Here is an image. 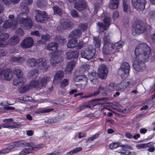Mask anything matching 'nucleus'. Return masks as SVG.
Masks as SVG:
<instances>
[{
  "label": "nucleus",
  "mask_w": 155,
  "mask_h": 155,
  "mask_svg": "<svg viewBox=\"0 0 155 155\" xmlns=\"http://www.w3.org/2000/svg\"><path fill=\"white\" fill-rule=\"evenodd\" d=\"M135 56L133 58V66L137 71H140L145 68L144 62L151 55V49L145 43L138 45L135 50Z\"/></svg>",
  "instance_id": "nucleus-1"
},
{
  "label": "nucleus",
  "mask_w": 155,
  "mask_h": 155,
  "mask_svg": "<svg viewBox=\"0 0 155 155\" xmlns=\"http://www.w3.org/2000/svg\"><path fill=\"white\" fill-rule=\"evenodd\" d=\"M30 147L29 149L25 148L20 153L19 155H26L29 154L31 153V150H37L43 147L44 145L42 144H40L35 146L33 142L28 143L22 141H19L13 143L7 148L0 150V154L7 153L10 152L11 150L15 147Z\"/></svg>",
  "instance_id": "nucleus-2"
},
{
  "label": "nucleus",
  "mask_w": 155,
  "mask_h": 155,
  "mask_svg": "<svg viewBox=\"0 0 155 155\" xmlns=\"http://www.w3.org/2000/svg\"><path fill=\"white\" fill-rule=\"evenodd\" d=\"M21 6L26 12H21L18 15L17 18V23L25 29H31L33 23L31 17L27 14L29 12L28 8L25 3H21Z\"/></svg>",
  "instance_id": "nucleus-3"
},
{
  "label": "nucleus",
  "mask_w": 155,
  "mask_h": 155,
  "mask_svg": "<svg viewBox=\"0 0 155 155\" xmlns=\"http://www.w3.org/2000/svg\"><path fill=\"white\" fill-rule=\"evenodd\" d=\"M109 147L112 150L116 149L119 147H121V148L120 149L116 151L119 154H125V155L135 154L134 152H131L128 150H125L124 148H126L131 149L132 148L131 147L126 145L122 144L120 142L112 143L109 145Z\"/></svg>",
  "instance_id": "nucleus-4"
},
{
  "label": "nucleus",
  "mask_w": 155,
  "mask_h": 155,
  "mask_svg": "<svg viewBox=\"0 0 155 155\" xmlns=\"http://www.w3.org/2000/svg\"><path fill=\"white\" fill-rule=\"evenodd\" d=\"M104 47L103 49V52L106 54H108L112 52L111 46L112 44L110 38V35L109 33L106 34L103 38Z\"/></svg>",
  "instance_id": "nucleus-5"
},
{
  "label": "nucleus",
  "mask_w": 155,
  "mask_h": 155,
  "mask_svg": "<svg viewBox=\"0 0 155 155\" xmlns=\"http://www.w3.org/2000/svg\"><path fill=\"white\" fill-rule=\"evenodd\" d=\"M73 79L76 86L82 88L85 87L87 79L84 75H81L75 76Z\"/></svg>",
  "instance_id": "nucleus-6"
},
{
  "label": "nucleus",
  "mask_w": 155,
  "mask_h": 155,
  "mask_svg": "<svg viewBox=\"0 0 155 155\" xmlns=\"http://www.w3.org/2000/svg\"><path fill=\"white\" fill-rule=\"evenodd\" d=\"M62 54V51H58L55 52L51 56L50 59V63L53 66H55L63 61V59L61 55Z\"/></svg>",
  "instance_id": "nucleus-7"
},
{
  "label": "nucleus",
  "mask_w": 155,
  "mask_h": 155,
  "mask_svg": "<svg viewBox=\"0 0 155 155\" xmlns=\"http://www.w3.org/2000/svg\"><path fill=\"white\" fill-rule=\"evenodd\" d=\"M95 50L90 46L84 48L81 53L82 57L89 60L94 57L95 53Z\"/></svg>",
  "instance_id": "nucleus-8"
},
{
  "label": "nucleus",
  "mask_w": 155,
  "mask_h": 155,
  "mask_svg": "<svg viewBox=\"0 0 155 155\" xmlns=\"http://www.w3.org/2000/svg\"><path fill=\"white\" fill-rule=\"evenodd\" d=\"M145 30L144 24L141 22H137L134 26L132 34L136 35L143 33Z\"/></svg>",
  "instance_id": "nucleus-9"
},
{
  "label": "nucleus",
  "mask_w": 155,
  "mask_h": 155,
  "mask_svg": "<svg viewBox=\"0 0 155 155\" xmlns=\"http://www.w3.org/2000/svg\"><path fill=\"white\" fill-rule=\"evenodd\" d=\"M111 21V18L110 17H106L104 19L103 23L98 22L97 23V25L98 26L99 28L101 31H103L104 30H106L110 26Z\"/></svg>",
  "instance_id": "nucleus-10"
},
{
  "label": "nucleus",
  "mask_w": 155,
  "mask_h": 155,
  "mask_svg": "<svg viewBox=\"0 0 155 155\" xmlns=\"http://www.w3.org/2000/svg\"><path fill=\"white\" fill-rule=\"evenodd\" d=\"M60 25L57 27L58 30L61 29H71L73 28V23L66 19H62L61 20Z\"/></svg>",
  "instance_id": "nucleus-11"
},
{
  "label": "nucleus",
  "mask_w": 155,
  "mask_h": 155,
  "mask_svg": "<svg viewBox=\"0 0 155 155\" xmlns=\"http://www.w3.org/2000/svg\"><path fill=\"white\" fill-rule=\"evenodd\" d=\"M132 3L136 9L140 11L145 8L146 1L145 0H132Z\"/></svg>",
  "instance_id": "nucleus-12"
},
{
  "label": "nucleus",
  "mask_w": 155,
  "mask_h": 155,
  "mask_svg": "<svg viewBox=\"0 0 155 155\" xmlns=\"http://www.w3.org/2000/svg\"><path fill=\"white\" fill-rule=\"evenodd\" d=\"M37 14L35 16V19L38 22L45 23L48 19L46 13L44 11L37 10Z\"/></svg>",
  "instance_id": "nucleus-13"
},
{
  "label": "nucleus",
  "mask_w": 155,
  "mask_h": 155,
  "mask_svg": "<svg viewBox=\"0 0 155 155\" xmlns=\"http://www.w3.org/2000/svg\"><path fill=\"white\" fill-rule=\"evenodd\" d=\"M108 70L106 66L104 64L99 66L98 68V75L102 79L106 78L107 75Z\"/></svg>",
  "instance_id": "nucleus-14"
},
{
  "label": "nucleus",
  "mask_w": 155,
  "mask_h": 155,
  "mask_svg": "<svg viewBox=\"0 0 155 155\" xmlns=\"http://www.w3.org/2000/svg\"><path fill=\"white\" fill-rule=\"evenodd\" d=\"M34 41L31 37L25 38L21 42V46L23 48H28L32 47L34 45Z\"/></svg>",
  "instance_id": "nucleus-15"
},
{
  "label": "nucleus",
  "mask_w": 155,
  "mask_h": 155,
  "mask_svg": "<svg viewBox=\"0 0 155 155\" xmlns=\"http://www.w3.org/2000/svg\"><path fill=\"white\" fill-rule=\"evenodd\" d=\"M37 64L38 65L40 69L45 71H47L49 66L47 64V60L44 58H40L37 59Z\"/></svg>",
  "instance_id": "nucleus-16"
},
{
  "label": "nucleus",
  "mask_w": 155,
  "mask_h": 155,
  "mask_svg": "<svg viewBox=\"0 0 155 155\" xmlns=\"http://www.w3.org/2000/svg\"><path fill=\"white\" fill-rule=\"evenodd\" d=\"M74 8L78 11L84 10L87 7V4L84 0H77L74 4Z\"/></svg>",
  "instance_id": "nucleus-17"
},
{
  "label": "nucleus",
  "mask_w": 155,
  "mask_h": 155,
  "mask_svg": "<svg viewBox=\"0 0 155 155\" xmlns=\"http://www.w3.org/2000/svg\"><path fill=\"white\" fill-rule=\"evenodd\" d=\"M64 72L62 70L57 71L54 76L53 80V83L55 84L59 83L64 77Z\"/></svg>",
  "instance_id": "nucleus-18"
},
{
  "label": "nucleus",
  "mask_w": 155,
  "mask_h": 155,
  "mask_svg": "<svg viewBox=\"0 0 155 155\" xmlns=\"http://www.w3.org/2000/svg\"><path fill=\"white\" fill-rule=\"evenodd\" d=\"M17 25V21L16 20L12 21L10 20H7L5 21L3 24V27L4 28L7 29L9 28L12 26L16 27Z\"/></svg>",
  "instance_id": "nucleus-19"
},
{
  "label": "nucleus",
  "mask_w": 155,
  "mask_h": 155,
  "mask_svg": "<svg viewBox=\"0 0 155 155\" xmlns=\"http://www.w3.org/2000/svg\"><path fill=\"white\" fill-rule=\"evenodd\" d=\"M20 41L19 37L16 35H14L11 37L8 41V45H15L18 44Z\"/></svg>",
  "instance_id": "nucleus-20"
},
{
  "label": "nucleus",
  "mask_w": 155,
  "mask_h": 155,
  "mask_svg": "<svg viewBox=\"0 0 155 155\" xmlns=\"http://www.w3.org/2000/svg\"><path fill=\"white\" fill-rule=\"evenodd\" d=\"M51 78L49 76H45L43 78L39 81L40 86L39 88L41 89L46 86L48 82L51 80Z\"/></svg>",
  "instance_id": "nucleus-21"
},
{
  "label": "nucleus",
  "mask_w": 155,
  "mask_h": 155,
  "mask_svg": "<svg viewBox=\"0 0 155 155\" xmlns=\"http://www.w3.org/2000/svg\"><path fill=\"white\" fill-rule=\"evenodd\" d=\"M6 80L10 81L12 79L13 76V74L9 69L4 70L2 73Z\"/></svg>",
  "instance_id": "nucleus-22"
},
{
  "label": "nucleus",
  "mask_w": 155,
  "mask_h": 155,
  "mask_svg": "<svg viewBox=\"0 0 155 155\" xmlns=\"http://www.w3.org/2000/svg\"><path fill=\"white\" fill-rule=\"evenodd\" d=\"M119 4V0H110L108 7L111 9H116L118 8Z\"/></svg>",
  "instance_id": "nucleus-23"
},
{
  "label": "nucleus",
  "mask_w": 155,
  "mask_h": 155,
  "mask_svg": "<svg viewBox=\"0 0 155 155\" xmlns=\"http://www.w3.org/2000/svg\"><path fill=\"white\" fill-rule=\"evenodd\" d=\"M79 54V52L77 51H70L66 53V58L68 59L72 58H78Z\"/></svg>",
  "instance_id": "nucleus-24"
},
{
  "label": "nucleus",
  "mask_w": 155,
  "mask_h": 155,
  "mask_svg": "<svg viewBox=\"0 0 155 155\" xmlns=\"http://www.w3.org/2000/svg\"><path fill=\"white\" fill-rule=\"evenodd\" d=\"M14 72L17 78L22 79V81L23 82H26V79L24 77L23 73L20 69L18 68H16L14 70Z\"/></svg>",
  "instance_id": "nucleus-25"
},
{
  "label": "nucleus",
  "mask_w": 155,
  "mask_h": 155,
  "mask_svg": "<svg viewBox=\"0 0 155 155\" xmlns=\"http://www.w3.org/2000/svg\"><path fill=\"white\" fill-rule=\"evenodd\" d=\"M76 62L73 61L68 63L66 66L65 71L67 73H70L75 64Z\"/></svg>",
  "instance_id": "nucleus-26"
},
{
  "label": "nucleus",
  "mask_w": 155,
  "mask_h": 155,
  "mask_svg": "<svg viewBox=\"0 0 155 155\" xmlns=\"http://www.w3.org/2000/svg\"><path fill=\"white\" fill-rule=\"evenodd\" d=\"M28 66L31 68H34L37 65V59L33 58H28L26 61Z\"/></svg>",
  "instance_id": "nucleus-27"
},
{
  "label": "nucleus",
  "mask_w": 155,
  "mask_h": 155,
  "mask_svg": "<svg viewBox=\"0 0 155 155\" xmlns=\"http://www.w3.org/2000/svg\"><path fill=\"white\" fill-rule=\"evenodd\" d=\"M129 71L127 72L126 71L120 68L118 71V75L120 76L123 79L127 78L129 74Z\"/></svg>",
  "instance_id": "nucleus-28"
},
{
  "label": "nucleus",
  "mask_w": 155,
  "mask_h": 155,
  "mask_svg": "<svg viewBox=\"0 0 155 155\" xmlns=\"http://www.w3.org/2000/svg\"><path fill=\"white\" fill-rule=\"evenodd\" d=\"M81 35V31L78 29L73 30L68 35L70 38H78Z\"/></svg>",
  "instance_id": "nucleus-29"
},
{
  "label": "nucleus",
  "mask_w": 155,
  "mask_h": 155,
  "mask_svg": "<svg viewBox=\"0 0 155 155\" xmlns=\"http://www.w3.org/2000/svg\"><path fill=\"white\" fill-rule=\"evenodd\" d=\"M46 48L49 50L54 51L57 50L58 45L56 43L52 42L47 45Z\"/></svg>",
  "instance_id": "nucleus-30"
},
{
  "label": "nucleus",
  "mask_w": 155,
  "mask_h": 155,
  "mask_svg": "<svg viewBox=\"0 0 155 155\" xmlns=\"http://www.w3.org/2000/svg\"><path fill=\"white\" fill-rule=\"evenodd\" d=\"M77 41L76 38L70 40L67 45V47L70 48H73L76 46Z\"/></svg>",
  "instance_id": "nucleus-31"
},
{
  "label": "nucleus",
  "mask_w": 155,
  "mask_h": 155,
  "mask_svg": "<svg viewBox=\"0 0 155 155\" xmlns=\"http://www.w3.org/2000/svg\"><path fill=\"white\" fill-rule=\"evenodd\" d=\"M38 71L36 69H33L30 71L28 74L29 78H35L38 76Z\"/></svg>",
  "instance_id": "nucleus-32"
},
{
  "label": "nucleus",
  "mask_w": 155,
  "mask_h": 155,
  "mask_svg": "<svg viewBox=\"0 0 155 155\" xmlns=\"http://www.w3.org/2000/svg\"><path fill=\"white\" fill-rule=\"evenodd\" d=\"M93 43L96 48H99L101 44V38L99 36L97 37H94Z\"/></svg>",
  "instance_id": "nucleus-33"
},
{
  "label": "nucleus",
  "mask_w": 155,
  "mask_h": 155,
  "mask_svg": "<svg viewBox=\"0 0 155 155\" xmlns=\"http://www.w3.org/2000/svg\"><path fill=\"white\" fill-rule=\"evenodd\" d=\"M39 86H40L39 81L37 80H34L31 81H30L29 86V87L31 86L37 89H40L41 88H39Z\"/></svg>",
  "instance_id": "nucleus-34"
},
{
  "label": "nucleus",
  "mask_w": 155,
  "mask_h": 155,
  "mask_svg": "<svg viewBox=\"0 0 155 155\" xmlns=\"http://www.w3.org/2000/svg\"><path fill=\"white\" fill-rule=\"evenodd\" d=\"M127 86L126 83L121 81L117 86V89L118 90L123 91Z\"/></svg>",
  "instance_id": "nucleus-35"
},
{
  "label": "nucleus",
  "mask_w": 155,
  "mask_h": 155,
  "mask_svg": "<svg viewBox=\"0 0 155 155\" xmlns=\"http://www.w3.org/2000/svg\"><path fill=\"white\" fill-rule=\"evenodd\" d=\"M124 44V42L122 41H119L114 44H112L111 46L112 51L113 49H118L121 48Z\"/></svg>",
  "instance_id": "nucleus-36"
},
{
  "label": "nucleus",
  "mask_w": 155,
  "mask_h": 155,
  "mask_svg": "<svg viewBox=\"0 0 155 155\" xmlns=\"http://www.w3.org/2000/svg\"><path fill=\"white\" fill-rule=\"evenodd\" d=\"M96 75V74L95 72L91 73L89 75V78L90 79L91 82L94 84H96L98 82V81L96 77L95 76Z\"/></svg>",
  "instance_id": "nucleus-37"
},
{
  "label": "nucleus",
  "mask_w": 155,
  "mask_h": 155,
  "mask_svg": "<svg viewBox=\"0 0 155 155\" xmlns=\"http://www.w3.org/2000/svg\"><path fill=\"white\" fill-rule=\"evenodd\" d=\"M11 60L13 62H17L19 63H22L25 61V59L21 57H13L11 58Z\"/></svg>",
  "instance_id": "nucleus-38"
},
{
  "label": "nucleus",
  "mask_w": 155,
  "mask_h": 155,
  "mask_svg": "<svg viewBox=\"0 0 155 155\" xmlns=\"http://www.w3.org/2000/svg\"><path fill=\"white\" fill-rule=\"evenodd\" d=\"M22 79L18 78L14 79L13 81V84L14 85L18 86L23 85L25 82L22 81Z\"/></svg>",
  "instance_id": "nucleus-39"
},
{
  "label": "nucleus",
  "mask_w": 155,
  "mask_h": 155,
  "mask_svg": "<svg viewBox=\"0 0 155 155\" xmlns=\"http://www.w3.org/2000/svg\"><path fill=\"white\" fill-rule=\"evenodd\" d=\"M98 90L100 92H101L102 94L104 96H106L107 94L105 91H107V87H104L102 85H101L99 86Z\"/></svg>",
  "instance_id": "nucleus-40"
},
{
  "label": "nucleus",
  "mask_w": 155,
  "mask_h": 155,
  "mask_svg": "<svg viewBox=\"0 0 155 155\" xmlns=\"http://www.w3.org/2000/svg\"><path fill=\"white\" fill-rule=\"evenodd\" d=\"M120 68L126 71L127 72H129L130 66L128 63L124 62L122 64Z\"/></svg>",
  "instance_id": "nucleus-41"
},
{
  "label": "nucleus",
  "mask_w": 155,
  "mask_h": 155,
  "mask_svg": "<svg viewBox=\"0 0 155 155\" xmlns=\"http://www.w3.org/2000/svg\"><path fill=\"white\" fill-rule=\"evenodd\" d=\"M123 8L124 12H127L130 11L129 7L128 6L127 0H123Z\"/></svg>",
  "instance_id": "nucleus-42"
},
{
  "label": "nucleus",
  "mask_w": 155,
  "mask_h": 155,
  "mask_svg": "<svg viewBox=\"0 0 155 155\" xmlns=\"http://www.w3.org/2000/svg\"><path fill=\"white\" fill-rule=\"evenodd\" d=\"M29 89L30 87L29 85H25L20 88L18 90L20 93H23L29 90Z\"/></svg>",
  "instance_id": "nucleus-43"
},
{
  "label": "nucleus",
  "mask_w": 155,
  "mask_h": 155,
  "mask_svg": "<svg viewBox=\"0 0 155 155\" xmlns=\"http://www.w3.org/2000/svg\"><path fill=\"white\" fill-rule=\"evenodd\" d=\"M9 36V35L8 34L3 33L0 35V39L3 41H5L8 39Z\"/></svg>",
  "instance_id": "nucleus-44"
},
{
  "label": "nucleus",
  "mask_w": 155,
  "mask_h": 155,
  "mask_svg": "<svg viewBox=\"0 0 155 155\" xmlns=\"http://www.w3.org/2000/svg\"><path fill=\"white\" fill-rule=\"evenodd\" d=\"M68 83V79L64 78L61 81L60 84V87L61 88H64L67 86Z\"/></svg>",
  "instance_id": "nucleus-45"
},
{
  "label": "nucleus",
  "mask_w": 155,
  "mask_h": 155,
  "mask_svg": "<svg viewBox=\"0 0 155 155\" xmlns=\"http://www.w3.org/2000/svg\"><path fill=\"white\" fill-rule=\"evenodd\" d=\"M53 108H43L37 112V113H44L49 112L53 110Z\"/></svg>",
  "instance_id": "nucleus-46"
},
{
  "label": "nucleus",
  "mask_w": 155,
  "mask_h": 155,
  "mask_svg": "<svg viewBox=\"0 0 155 155\" xmlns=\"http://www.w3.org/2000/svg\"><path fill=\"white\" fill-rule=\"evenodd\" d=\"M115 86L116 84H115L114 83H110L109 86H107V91H114Z\"/></svg>",
  "instance_id": "nucleus-47"
},
{
  "label": "nucleus",
  "mask_w": 155,
  "mask_h": 155,
  "mask_svg": "<svg viewBox=\"0 0 155 155\" xmlns=\"http://www.w3.org/2000/svg\"><path fill=\"white\" fill-rule=\"evenodd\" d=\"M53 8L54 11V13L55 14H57L58 15H60L62 14V12L61 9L57 6L53 7Z\"/></svg>",
  "instance_id": "nucleus-48"
},
{
  "label": "nucleus",
  "mask_w": 155,
  "mask_h": 155,
  "mask_svg": "<svg viewBox=\"0 0 155 155\" xmlns=\"http://www.w3.org/2000/svg\"><path fill=\"white\" fill-rule=\"evenodd\" d=\"M150 144V143L144 144H140L136 145V147L139 149H141L144 148L149 146V145Z\"/></svg>",
  "instance_id": "nucleus-49"
},
{
  "label": "nucleus",
  "mask_w": 155,
  "mask_h": 155,
  "mask_svg": "<svg viewBox=\"0 0 155 155\" xmlns=\"http://www.w3.org/2000/svg\"><path fill=\"white\" fill-rule=\"evenodd\" d=\"M71 15L73 18H78L79 17V14L77 11L74 10H72L71 12Z\"/></svg>",
  "instance_id": "nucleus-50"
},
{
  "label": "nucleus",
  "mask_w": 155,
  "mask_h": 155,
  "mask_svg": "<svg viewBox=\"0 0 155 155\" xmlns=\"http://www.w3.org/2000/svg\"><path fill=\"white\" fill-rule=\"evenodd\" d=\"M82 148L81 147H78L75 148V149L71 150V151L69 152L67 154H75L76 153L80 151L81 150Z\"/></svg>",
  "instance_id": "nucleus-51"
},
{
  "label": "nucleus",
  "mask_w": 155,
  "mask_h": 155,
  "mask_svg": "<svg viewBox=\"0 0 155 155\" xmlns=\"http://www.w3.org/2000/svg\"><path fill=\"white\" fill-rule=\"evenodd\" d=\"M87 26L85 24L80 25L78 28V29L81 31V32L87 29Z\"/></svg>",
  "instance_id": "nucleus-52"
},
{
  "label": "nucleus",
  "mask_w": 155,
  "mask_h": 155,
  "mask_svg": "<svg viewBox=\"0 0 155 155\" xmlns=\"http://www.w3.org/2000/svg\"><path fill=\"white\" fill-rule=\"evenodd\" d=\"M88 105L86 104H84L83 105L80 106L79 107H77L76 109L78 110V111H80L81 110H82L86 108L87 107H88Z\"/></svg>",
  "instance_id": "nucleus-53"
},
{
  "label": "nucleus",
  "mask_w": 155,
  "mask_h": 155,
  "mask_svg": "<svg viewBox=\"0 0 155 155\" xmlns=\"http://www.w3.org/2000/svg\"><path fill=\"white\" fill-rule=\"evenodd\" d=\"M57 39L59 43L61 44H64L66 42L64 38H62L59 36L57 37Z\"/></svg>",
  "instance_id": "nucleus-54"
},
{
  "label": "nucleus",
  "mask_w": 155,
  "mask_h": 155,
  "mask_svg": "<svg viewBox=\"0 0 155 155\" xmlns=\"http://www.w3.org/2000/svg\"><path fill=\"white\" fill-rule=\"evenodd\" d=\"M41 39L45 41L48 40L50 38L49 35L47 34H46L44 35H42L41 36Z\"/></svg>",
  "instance_id": "nucleus-55"
},
{
  "label": "nucleus",
  "mask_w": 155,
  "mask_h": 155,
  "mask_svg": "<svg viewBox=\"0 0 155 155\" xmlns=\"http://www.w3.org/2000/svg\"><path fill=\"white\" fill-rule=\"evenodd\" d=\"M16 33L20 36H22L24 35V32L23 30L20 28H18L16 31Z\"/></svg>",
  "instance_id": "nucleus-56"
},
{
  "label": "nucleus",
  "mask_w": 155,
  "mask_h": 155,
  "mask_svg": "<svg viewBox=\"0 0 155 155\" xmlns=\"http://www.w3.org/2000/svg\"><path fill=\"white\" fill-rule=\"evenodd\" d=\"M119 16V13L118 12L115 11L113 13V18L114 19L117 18Z\"/></svg>",
  "instance_id": "nucleus-57"
},
{
  "label": "nucleus",
  "mask_w": 155,
  "mask_h": 155,
  "mask_svg": "<svg viewBox=\"0 0 155 155\" xmlns=\"http://www.w3.org/2000/svg\"><path fill=\"white\" fill-rule=\"evenodd\" d=\"M30 34L31 35H35L38 36H40V34L38 31H32L31 32Z\"/></svg>",
  "instance_id": "nucleus-58"
},
{
  "label": "nucleus",
  "mask_w": 155,
  "mask_h": 155,
  "mask_svg": "<svg viewBox=\"0 0 155 155\" xmlns=\"http://www.w3.org/2000/svg\"><path fill=\"white\" fill-rule=\"evenodd\" d=\"M83 46V43L81 41H80L79 42L77 45L76 46V48L77 49H80Z\"/></svg>",
  "instance_id": "nucleus-59"
},
{
  "label": "nucleus",
  "mask_w": 155,
  "mask_h": 155,
  "mask_svg": "<svg viewBox=\"0 0 155 155\" xmlns=\"http://www.w3.org/2000/svg\"><path fill=\"white\" fill-rule=\"evenodd\" d=\"M7 54V52L2 50H0V57L4 56Z\"/></svg>",
  "instance_id": "nucleus-60"
},
{
  "label": "nucleus",
  "mask_w": 155,
  "mask_h": 155,
  "mask_svg": "<svg viewBox=\"0 0 155 155\" xmlns=\"http://www.w3.org/2000/svg\"><path fill=\"white\" fill-rule=\"evenodd\" d=\"M4 108L6 110H13L15 109V108L11 106H5Z\"/></svg>",
  "instance_id": "nucleus-61"
},
{
  "label": "nucleus",
  "mask_w": 155,
  "mask_h": 155,
  "mask_svg": "<svg viewBox=\"0 0 155 155\" xmlns=\"http://www.w3.org/2000/svg\"><path fill=\"white\" fill-rule=\"evenodd\" d=\"M147 130L146 128H141L140 130V132L142 134H144L147 132Z\"/></svg>",
  "instance_id": "nucleus-62"
},
{
  "label": "nucleus",
  "mask_w": 155,
  "mask_h": 155,
  "mask_svg": "<svg viewBox=\"0 0 155 155\" xmlns=\"http://www.w3.org/2000/svg\"><path fill=\"white\" fill-rule=\"evenodd\" d=\"M13 121V119L12 118H9L8 119H4L3 120L4 122L5 123H7L8 122H11Z\"/></svg>",
  "instance_id": "nucleus-63"
},
{
  "label": "nucleus",
  "mask_w": 155,
  "mask_h": 155,
  "mask_svg": "<svg viewBox=\"0 0 155 155\" xmlns=\"http://www.w3.org/2000/svg\"><path fill=\"white\" fill-rule=\"evenodd\" d=\"M43 139L45 140H47L49 139V137L48 136L47 134H45L42 137Z\"/></svg>",
  "instance_id": "nucleus-64"
}]
</instances>
